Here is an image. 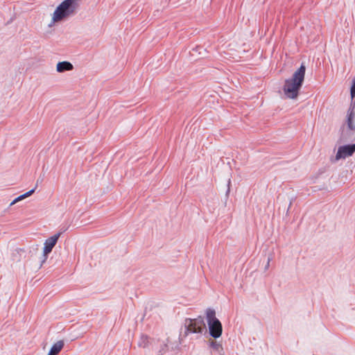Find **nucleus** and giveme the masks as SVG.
Instances as JSON below:
<instances>
[{
  "label": "nucleus",
  "instance_id": "7ed1b4c3",
  "mask_svg": "<svg viewBox=\"0 0 355 355\" xmlns=\"http://www.w3.org/2000/svg\"><path fill=\"white\" fill-rule=\"evenodd\" d=\"M206 316L210 335L214 338H219L222 334L223 327L220 322L216 318L215 311L208 309Z\"/></svg>",
  "mask_w": 355,
  "mask_h": 355
},
{
  "label": "nucleus",
  "instance_id": "20e7f679",
  "mask_svg": "<svg viewBox=\"0 0 355 355\" xmlns=\"http://www.w3.org/2000/svg\"><path fill=\"white\" fill-rule=\"evenodd\" d=\"M187 330L191 333H201L205 324L201 318L186 320Z\"/></svg>",
  "mask_w": 355,
  "mask_h": 355
},
{
  "label": "nucleus",
  "instance_id": "423d86ee",
  "mask_svg": "<svg viewBox=\"0 0 355 355\" xmlns=\"http://www.w3.org/2000/svg\"><path fill=\"white\" fill-rule=\"evenodd\" d=\"M60 236V233H58L49 239H47L44 242V261L46 259L48 254L52 251L53 247L58 242V240Z\"/></svg>",
  "mask_w": 355,
  "mask_h": 355
},
{
  "label": "nucleus",
  "instance_id": "0eeeda50",
  "mask_svg": "<svg viewBox=\"0 0 355 355\" xmlns=\"http://www.w3.org/2000/svg\"><path fill=\"white\" fill-rule=\"evenodd\" d=\"M73 69V67L71 63L67 61L60 62L57 64L56 70L57 71L61 73L65 71H71Z\"/></svg>",
  "mask_w": 355,
  "mask_h": 355
},
{
  "label": "nucleus",
  "instance_id": "f8f14e48",
  "mask_svg": "<svg viewBox=\"0 0 355 355\" xmlns=\"http://www.w3.org/2000/svg\"><path fill=\"white\" fill-rule=\"evenodd\" d=\"M168 351V345L167 343H162L160 345V349L158 351L159 355H162L165 354Z\"/></svg>",
  "mask_w": 355,
  "mask_h": 355
},
{
  "label": "nucleus",
  "instance_id": "f03ea898",
  "mask_svg": "<svg viewBox=\"0 0 355 355\" xmlns=\"http://www.w3.org/2000/svg\"><path fill=\"white\" fill-rule=\"evenodd\" d=\"M78 6V0H64L53 12L51 24L60 22L75 15Z\"/></svg>",
  "mask_w": 355,
  "mask_h": 355
},
{
  "label": "nucleus",
  "instance_id": "ddd939ff",
  "mask_svg": "<svg viewBox=\"0 0 355 355\" xmlns=\"http://www.w3.org/2000/svg\"><path fill=\"white\" fill-rule=\"evenodd\" d=\"M211 346L212 347L215 348V349H218V348L220 347V345L219 344L216 343V342H214V341H212V342L211 343Z\"/></svg>",
  "mask_w": 355,
  "mask_h": 355
},
{
  "label": "nucleus",
  "instance_id": "39448f33",
  "mask_svg": "<svg viewBox=\"0 0 355 355\" xmlns=\"http://www.w3.org/2000/svg\"><path fill=\"white\" fill-rule=\"evenodd\" d=\"M355 152V144L352 145H346L340 146L336 155V159H345L347 157L352 156Z\"/></svg>",
  "mask_w": 355,
  "mask_h": 355
},
{
  "label": "nucleus",
  "instance_id": "9b49d317",
  "mask_svg": "<svg viewBox=\"0 0 355 355\" xmlns=\"http://www.w3.org/2000/svg\"><path fill=\"white\" fill-rule=\"evenodd\" d=\"M148 338L146 336L142 335L141 336L140 341L139 343V346L141 347H146L148 345Z\"/></svg>",
  "mask_w": 355,
  "mask_h": 355
},
{
  "label": "nucleus",
  "instance_id": "9d476101",
  "mask_svg": "<svg viewBox=\"0 0 355 355\" xmlns=\"http://www.w3.org/2000/svg\"><path fill=\"white\" fill-rule=\"evenodd\" d=\"M36 187H37V185L35 187V188H34V189H33L30 190L29 191H28V192H26V193H24V194H22V195H21V196H18L17 198H15V200L11 202V205H14L15 203H16L17 202H18V201H19V200H23V199H24V198H27V197H28V196H31V195L35 192Z\"/></svg>",
  "mask_w": 355,
  "mask_h": 355
},
{
  "label": "nucleus",
  "instance_id": "6e6552de",
  "mask_svg": "<svg viewBox=\"0 0 355 355\" xmlns=\"http://www.w3.org/2000/svg\"><path fill=\"white\" fill-rule=\"evenodd\" d=\"M64 347V341L59 340L51 347L47 355H58Z\"/></svg>",
  "mask_w": 355,
  "mask_h": 355
},
{
  "label": "nucleus",
  "instance_id": "f257e3e1",
  "mask_svg": "<svg viewBox=\"0 0 355 355\" xmlns=\"http://www.w3.org/2000/svg\"><path fill=\"white\" fill-rule=\"evenodd\" d=\"M306 67L302 64L294 72L292 78L286 79L283 87L285 95L289 98H296L304 80Z\"/></svg>",
  "mask_w": 355,
  "mask_h": 355
},
{
  "label": "nucleus",
  "instance_id": "1a4fd4ad",
  "mask_svg": "<svg viewBox=\"0 0 355 355\" xmlns=\"http://www.w3.org/2000/svg\"><path fill=\"white\" fill-rule=\"evenodd\" d=\"M355 117V112H354V105L352 107L349 108V114H348V119H347V125L348 128L355 131V123L354 122V119Z\"/></svg>",
  "mask_w": 355,
  "mask_h": 355
}]
</instances>
